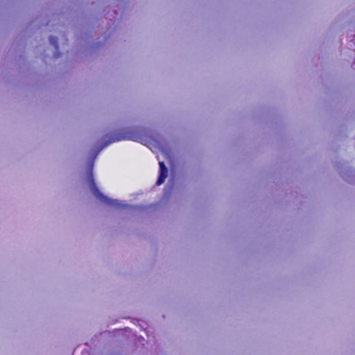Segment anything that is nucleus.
Returning <instances> with one entry per match:
<instances>
[{"label": "nucleus", "instance_id": "7", "mask_svg": "<svg viewBox=\"0 0 355 355\" xmlns=\"http://www.w3.org/2000/svg\"><path fill=\"white\" fill-rule=\"evenodd\" d=\"M89 180H92V182H94V180L95 179L92 178V179H89Z\"/></svg>", "mask_w": 355, "mask_h": 355}, {"label": "nucleus", "instance_id": "4", "mask_svg": "<svg viewBox=\"0 0 355 355\" xmlns=\"http://www.w3.org/2000/svg\"><path fill=\"white\" fill-rule=\"evenodd\" d=\"M126 138L137 141H139L141 139L140 137L135 135H130L123 137V139Z\"/></svg>", "mask_w": 355, "mask_h": 355}, {"label": "nucleus", "instance_id": "6", "mask_svg": "<svg viewBox=\"0 0 355 355\" xmlns=\"http://www.w3.org/2000/svg\"><path fill=\"white\" fill-rule=\"evenodd\" d=\"M87 178H93V174H92V172H90V173H88Z\"/></svg>", "mask_w": 355, "mask_h": 355}, {"label": "nucleus", "instance_id": "2", "mask_svg": "<svg viewBox=\"0 0 355 355\" xmlns=\"http://www.w3.org/2000/svg\"><path fill=\"white\" fill-rule=\"evenodd\" d=\"M159 175L158 178H168V168L166 166L165 164L163 162H159Z\"/></svg>", "mask_w": 355, "mask_h": 355}, {"label": "nucleus", "instance_id": "5", "mask_svg": "<svg viewBox=\"0 0 355 355\" xmlns=\"http://www.w3.org/2000/svg\"><path fill=\"white\" fill-rule=\"evenodd\" d=\"M166 179H157L156 185L160 186L165 182Z\"/></svg>", "mask_w": 355, "mask_h": 355}, {"label": "nucleus", "instance_id": "3", "mask_svg": "<svg viewBox=\"0 0 355 355\" xmlns=\"http://www.w3.org/2000/svg\"><path fill=\"white\" fill-rule=\"evenodd\" d=\"M50 43L55 48V49H58V38L55 36H51L49 37Z\"/></svg>", "mask_w": 355, "mask_h": 355}, {"label": "nucleus", "instance_id": "1", "mask_svg": "<svg viewBox=\"0 0 355 355\" xmlns=\"http://www.w3.org/2000/svg\"><path fill=\"white\" fill-rule=\"evenodd\" d=\"M95 196L103 203L107 204L111 206H118L119 203L116 200L110 199L109 198L105 196L103 193H101L97 189L94 191Z\"/></svg>", "mask_w": 355, "mask_h": 355}]
</instances>
